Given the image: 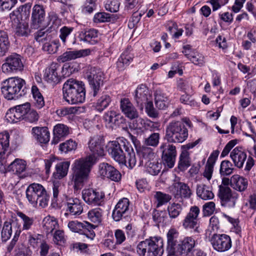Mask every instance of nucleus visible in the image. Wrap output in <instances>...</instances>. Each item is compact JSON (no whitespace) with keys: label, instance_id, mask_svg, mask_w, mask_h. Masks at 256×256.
Segmentation results:
<instances>
[{"label":"nucleus","instance_id":"54","mask_svg":"<svg viewBox=\"0 0 256 256\" xmlns=\"http://www.w3.org/2000/svg\"><path fill=\"white\" fill-rule=\"evenodd\" d=\"M107 148H108V144H106L104 136H100L97 140V156H105Z\"/></svg>","mask_w":256,"mask_h":256},{"label":"nucleus","instance_id":"20","mask_svg":"<svg viewBox=\"0 0 256 256\" xmlns=\"http://www.w3.org/2000/svg\"><path fill=\"white\" fill-rule=\"evenodd\" d=\"M150 97L148 89L144 84L138 86L134 91V100L137 104L140 106L148 102Z\"/></svg>","mask_w":256,"mask_h":256},{"label":"nucleus","instance_id":"59","mask_svg":"<svg viewBox=\"0 0 256 256\" xmlns=\"http://www.w3.org/2000/svg\"><path fill=\"white\" fill-rule=\"evenodd\" d=\"M110 98L108 95H104L100 98L97 101V111L101 112L109 105Z\"/></svg>","mask_w":256,"mask_h":256},{"label":"nucleus","instance_id":"30","mask_svg":"<svg viewBox=\"0 0 256 256\" xmlns=\"http://www.w3.org/2000/svg\"><path fill=\"white\" fill-rule=\"evenodd\" d=\"M181 242L180 256H187L196 245L195 240L191 236L184 238Z\"/></svg>","mask_w":256,"mask_h":256},{"label":"nucleus","instance_id":"6","mask_svg":"<svg viewBox=\"0 0 256 256\" xmlns=\"http://www.w3.org/2000/svg\"><path fill=\"white\" fill-rule=\"evenodd\" d=\"M162 238L153 237L140 242L136 246L140 256H162L164 250Z\"/></svg>","mask_w":256,"mask_h":256},{"label":"nucleus","instance_id":"36","mask_svg":"<svg viewBox=\"0 0 256 256\" xmlns=\"http://www.w3.org/2000/svg\"><path fill=\"white\" fill-rule=\"evenodd\" d=\"M26 164L24 160L20 159H16L11 162L8 167V171H12L17 174H20L26 170Z\"/></svg>","mask_w":256,"mask_h":256},{"label":"nucleus","instance_id":"33","mask_svg":"<svg viewBox=\"0 0 256 256\" xmlns=\"http://www.w3.org/2000/svg\"><path fill=\"white\" fill-rule=\"evenodd\" d=\"M10 145V135L8 132L0 133V160L5 156H8L6 152Z\"/></svg>","mask_w":256,"mask_h":256},{"label":"nucleus","instance_id":"8","mask_svg":"<svg viewBox=\"0 0 256 256\" xmlns=\"http://www.w3.org/2000/svg\"><path fill=\"white\" fill-rule=\"evenodd\" d=\"M24 68L22 56L16 53H12L5 58L2 66V70L4 74L10 75L22 72Z\"/></svg>","mask_w":256,"mask_h":256},{"label":"nucleus","instance_id":"63","mask_svg":"<svg viewBox=\"0 0 256 256\" xmlns=\"http://www.w3.org/2000/svg\"><path fill=\"white\" fill-rule=\"evenodd\" d=\"M146 112L147 114L152 118H156L158 116L157 110L154 108L153 103L150 100L146 103Z\"/></svg>","mask_w":256,"mask_h":256},{"label":"nucleus","instance_id":"26","mask_svg":"<svg viewBox=\"0 0 256 256\" xmlns=\"http://www.w3.org/2000/svg\"><path fill=\"white\" fill-rule=\"evenodd\" d=\"M232 188L236 190L242 192L246 190L248 186L247 178L238 174H234L232 176Z\"/></svg>","mask_w":256,"mask_h":256},{"label":"nucleus","instance_id":"51","mask_svg":"<svg viewBox=\"0 0 256 256\" xmlns=\"http://www.w3.org/2000/svg\"><path fill=\"white\" fill-rule=\"evenodd\" d=\"M181 242H172V245L168 243L166 250L168 256H180Z\"/></svg>","mask_w":256,"mask_h":256},{"label":"nucleus","instance_id":"62","mask_svg":"<svg viewBox=\"0 0 256 256\" xmlns=\"http://www.w3.org/2000/svg\"><path fill=\"white\" fill-rule=\"evenodd\" d=\"M42 238L40 234H30L28 236V243L33 248H37L43 242Z\"/></svg>","mask_w":256,"mask_h":256},{"label":"nucleus","instance_id":"12","mask_svg":"<svg viewBox=\"0 0 256 256\" xmlns=\"http://www.w3.org/2000/svg\"><path fill=\"white\" fill-rule=\"evenodd\" d=\"M210 242L214 249L218 252L228 251L232 246L230 237L226 234H214Z\"/></svg>","mask_w":256,"mask_h":256},{"label":"nucleus","instance_id":"23","mask_svg":"<svg viewBox=\"0 0 256 256\" xmlns=\"http://www.w3.org/2000/svg\"><path fill=\"white\" fill-rule=\"evenodd\" d=\"M72 27L62 26L60 30L59 37L64 45L74 46L76 44V39L75 36L70 37V34L73 31Z\"/></svg>","mask_w":256,"mask_h":256},{"label":"nucleus","instance_id":"56","mask_svg":"<svg viewBox=\"0 0 256 256\" xmlns=\"http://www.w3.org/2000/svg\"><path fill=\"white\" fill-rule=\"evenodd\" d=\"M160 138L159 133L153 132L148 138H144V142L146 146L156 147L159 143Z\"/></svg>","mask_w":256,"mask_h":256},{"label":"nucleus","instance_id":"16","mask_svg":"<svg viewBox=\"0 0 256 256\" xmlns=\"http://www.w3.org/2000/svg\"><path fill=\"white\" fill-rule=\"evenodd\" d=\"M46 17V12L42 5L35 4L32 9V26L34 28H39L43 24Z\"/></svg>","mask_w":256,"mask_h":256},{"label":"nucleus","instance_id":"3","mask_svg":"<svg viewBox=\"0 0 256 256\" xmlns=\"http://www.w3.org/2000/svg\"><path fill=\"white\" fill-rule=\"evenodd\" d=\"M26 81L18 76L9 78L1 82L0 88L4 98L8 100L18 99L24 94Z\"/></svg>","mask_w":256,"mask_h":256},{"label":"nucleus","instance_id":"61","mask_svg":"<svg viewBox=\"0 0 256 256\" xmlns=\"http://www.w3.org/2000/svg\"><path fill=\"white\" fill-rule=\"evenodd\" d=\"M120 4L117 0H107L105 4L106 9L112 12H116L119 10Z\"/></svg>","mask_w":256,"mask_h":256},{"label":"nucleus","instance_id":"35","mask_svg":"<svg viewBox=\"0 0 256 256\" xmlns=\"http://www.w3.org/2000/svg\"><path fill=\"white\" fill-rule=\"evenodd\" d=\"M152 219L158 227L164 226L168 222L166 213L163 211H154L152 213Z\"/></svg>","mask_w":256,"mask_h":256},{"label":"nucleus","instance_id":"47","mask_svg":"<svg viewBox=\"0 0 256 256\" xmlns=\"http://www.w3.org/2000/svg\"><path fill=\"white\" fill-rule=\"evenodd\" d=\"M6 118L10 123H16L20 120L24 119L22 118V115L18 112L14 107L10 108L8 110L6 114Z\"/></svg>","mask_w":256,"mask_h":256},{"label":"nucleus","instance_id":"9","mask_svg":"<svg viewBox=\"0 0 256 256\" xmlns=\"http://www.w3.org/2000/svg\"><path fill=\"white\" fill-rule=\"evenodd\" d=\"M218 196L220 200L222 206L232 208H234L239 198V194L232 191L228 186L220 185Z\"/></svg>","mask_w":256,"mask_h":256},{"label":"nucleus","instance_id":"57","mask_svg":"<svg viewBox=\"0 0 256 256\" xmlns=\"http://www.w3.org/2000/svg\"><path fill=\"white\" fill-rule=\"evenodd\" d=\"M77 146V144L75 141L69 140L62 143L60 145V150L65 153L73 150H75Z\"/></svg>","mask_w":256,"mask_h":256},{"label":"nucleus","instance_id":"21","mask_svg":"<svg viewBox=\"0 0 256 256\" xmlns=\"http://www.w3.org/2000/svg\"><path fill=\"white\" fill-rule=\"evenodd\" d=\"M58 68V64L52 63L46 69L44 78L48 83L53 86L60 81V77L57 72Z\"/></svg>","mask_w":256,"mask_h":256},{"label":"nucleus","instance_id":"14","mask_svg":"<svg viewBox=\"0 0 256 256\" xmlns=\"http://www.w3.org/2000/svg\"><path fill=\"white\" fill-rule=\"evenodd\" d=\"M129 214V200L124 198L120 199L115 206L112 216L114 220L118 222L122 218L128 217Z\"/></svg>","mask_w":256,"mask_h":256},{"label":"nucleus","instance_id":"25","mask_svg":"<svg viewBox=\"0 0 256 256\" xmlns=\"http://www.w3.org/2000/svg\"><path fill=\"white\" fill-rule=\"evenodd\" d=\"M82 204L78 199H70L67 202V212L66 213V214L79 216L82 212Z\"/></svg>","mask_w":256,"mask_h":256},{"label":"nucleus","instance_id":"34","mask_svg":"<svg viewBox=\"0 0 256 256\" xmlns=\"http://www.w3.org/2000/svg\"><path fill=\"white\" fill-rule=\"evenodd\" d=\"M235 166L228 160H223L220 166V174L221 176H228L234 173Z\"/></svg>","mask_w":256,"mask_h":256},{"label":"nucleus","instance_id":"32","mask_svg":"<svg viewBox=\"0 0 256 256\" xmlns=\"http://www.w3.org/2000/svg\"><path fill=\"white\" fill-rule=\"evenodd\" d=\"M196 192L197 196L204 200H210L214 197L210 188L204 184L197 185Z\"/></svg>","mask_w":256,"mask_h":256},{"label":"nucleus","instance_id":"19","mask_svg":"<svg viewBox=\"0 0 256 256\" xmlns=\"http://www.w3.org/2000/svg\"><path fill=\"white\" fill-rule=\"evenodd\" d=\"M230 157L235 166L240 168L247 158L246 152L241 146H236L230 153Z\"/></svg>","mask_w":256,"mask_h":256},{"label":"nucleus","instance_id":"64","mask_svg":"<svg viewBox=\"0 0 256 256\" xmlns=\"http://www.w3.org/2000/svg\"><path fill=\"white\" fill-rule=\"evenodd\" d=\"M14 256H31L32 251L22 244L18 246Z\"/></svg>","mask_w":256,"mask_h":256},{"label":"nucleus","instance_id":"38","mask_svg":"<svg viewBox=\"0 0 256 256\" xmlns=\"http://www.w3.org/2000/svg\"><path fill=\"white\" fill-rule=\"evenodd\" d=\"M96 226L88 222L84 221L83 222V228L81 234L84 235L88 240L92 241L95 238L96 234L94 230Z\"/></svg>","mask_w":256,"mask_h":256},{"label":"nucleus","instance_id":"39","mask_svg":"<svg viewBox=\"0 0 256 256\" xmlns=\"http://www.w3.org/2000/svg\"><path fill=\"white\" fill-rule=\"evenodd\" d=\"M34 104L38 108H41L44 106V98L37 86L33 85L31 89Z\"/></svg>","mask_w":256,"mask_h":256},{"label":"nucleus","instance_id":"53","mask_svg":"<svg viewBox=\"0 0 256 256\" xmlns=\"http://www.w3.org/2000/svg\"><path fill=\"white\" fill-rule=\"evenodd\" d=\"M194 64L202 66L205 64V58L204 55L200 52H194L188 58Z\"/></svg>","mask_w":256,"mask_h":256},{"label":"nucleus","instance_id":"60","mask_svg":"<svg viewBox=\"0 0 256 256\" xmlns=\"http://www.w3.org/2000/svg\"><path fill=\"white\" fill-rule=\"evenodd\" d=\"M12 232L11 224L9 222H5L1 232L2 240L6 242L8 240L12 235Z\"/></svg>","mask_w":256,"mask_h":256},{"label":"nucleus","instance_id":"52","mask_svg":"<svg viewBox=\"0 0 256 256\" xmlns=\"http://www.w3.org/2000/svg\"><path fill=\"white\" fill-rule=\"evenodd\" d=\"M15 29V33L18 36H27L30 32L28 24L26 22H21L14 28Z\"/></svg>","mask_w":256,"mask_h":256},{"label":"nucleus","instance_id":"22","mask_svg":"<svg viewBox=\"0 0 256 256\" xmlns=\"http://www.w3.org/2000/svg\"><path fill=\"white\" fill-rule=\"evenodd\" d=\"M32 132L33 137L40 143L46 144L50 141V134L47 127H34Z\"/></svg>","mask_w":256,"mask_h":256},{"label":"nucleus","instance_id":"45","mask_svg":"<svg viewBox=\"0 0 256 256\" xmlns=\"http://www.w3.org/2000/svg\"><path fill=\"white\" fill-rule=\"evenodd\" d=\"M190 165V161L188 152L186 150L182 151L180 156L178 168L182 171H184Z\"/></svg>","mask_w":256,"mask_h":256},{"label":"nucleus","instance_id":"31","mask_svg":"<svg viewBox=\"0 0 256 256\" xmlns=\"http://www.w3.org/2000/svg\"><path fill=\"white\" fill-rule=\"evenodd\" d=\"M70 165L69 162H62L58 163L56 166V172L53 174L55 179L60 180L65 177L68 172Z\"/></svg>","mask_w":256,"mask_h":256},{"label":"nucleus","instance_id":"37","mask_svg":"<svg viewBox=\"0 0 256 256\" xmlns=\"http://www.w3.org/2000/svg\"><path fill=\"white\" fill-rule=\"evenodd\" d=\"M96 68L95 67L88 66L86 69L85 77L87 79L89 84L93 90L94 96L96 95Z\"/></svg>","mask_w":256,"mask_h":256},{"label":"nucleus","instance_id":"2","mask_svg":"<svg viewBox=\"0 0 256 256\" xmlns=\"http://www.w3.org/2000/svg\"><path fill=\"white\" fill-rule=\"evenodd\" d=\"M62 90L64 98L69 104H82L85 100V87L82 81L69 78L64 83Z\"/></svg>","mask_w":256,"mask_h":256},{"label":"nucleus","instance_id":"5","mask_svg":"<svg viewBox=\"0 0 256 256\" xmlns=\"http://www.w3.org/2000/svg\"><path fill=\"white\" fill-rule=\"evenodd\" d=\"M26 198L33 207L36 208L38 204L42 208L48 206L50 198L45 188L38 183H32L28 186Z\"/></svg>","mask_w":256,"mask_h":256},{"label":"nucleus","instance_id":"10","mask_svg":"<svg viewBox=\"0 0 256 256\" xmlns=\"http://www.w3.org/2000/svg\"><path fill=\"white\" fill-rule=\"evenodd\" d=\"M97 174L102 179L108 178L116 182H119L122 178L119 171L107 162L99 164Z\"/></svg>","mask_w":256,"mask_h":256},{"label":"nucleus","instance_id":"49","mask_svg":"<svg viewBox=\"0 0 256 256\" xmlns=\"http://www.w3.org/2000/svg\"><path fill=\"white\" fill-rule=\"evenodd\" d=\"M156 201V206L159 208L166 204L172 198L170 195L161 192H156L154 196Z\"/></svg>","mask_w":256,"mask_h":256},{"label":"nucleus","instance_id":"46","mask_svg":"<svg viewBox=\"0 0 256 256\" xmlns=\"http://www.w3.org/2000/svg\"><path fill=\"white\" fill-rule=\"evenodd\" d=\"M82 198L88 204L95 205L96 204V192L92 188L84 189L82 190Z\"/></svg>","mask_w":256,"mask_h":256},{"label":"nucleus","instance_id":"43","mask_svg":"<svg viewBox=\"0 0 256 256\" xmlns=\"http://www.w3.org/2000/svg\"><path fill=\"white\" fill-rule=\"evenodd\" d=\"M216 158V157H214L212 154H211L206 164L204 176L208 180H210L212 178Z\"/></svg>","mask_w":256,"mask_h":256},{"label":"nucleus","instance_id":"7","mask_svg":"<svg viewBox=\"0 0 256 256\" xmlns=\"http://www.w3.org/2000/svg\"><path fill=\"white\" fill-rule=\"evenodd\" d=\"M188 136V130L182 122H170L166 130V139L168 142L182 143Z\"/></svg>","mask_w":256,"mask_h":256},{"label":"nucleus","instance_id":"50","mask_svg":"<svg viewBox=\"0 0 256 256\" xmlns=\"http://www.w3.org/2000/svg\"><path fill=\"white\" fill-rule=\"evenodd\" d=\"M31 7L32 4L28 2L20 6L15 11L18 12V14L23 20H26L30 16Z\"/></svg>","mask_w":256,"mask_h":256},{"label":"nucleus","instance_id":"28","mask_svg":"<svg viewBox=\"0 0 256 256\" xmlns=\"http://www.w3.org/2000/svg\"><path fill=\"white\" fill-rule=\"evenodd\" d=\"M154 102L156 107L160 110H164L167 106L168 102V99L161 90L156 89L154 93Z\"/></svg>","mask_w":256,"mask_h":256},{"label":"nucleus","instance_id":"58","mask_svg":"<svg viewBox=\"0 0 256 256\" xmlns=\"http://www.w3.org/2000/svg\"><path fill=\"white\" fill-rule=\"evenodd\" d=\"M59 46V42L57 41L46 42L43 45L42 50L48 54H54L57 52Z\"/></svg>","mask_w":256,"mask_h":256},{"label":"nucleus","instance_id":"29","mask_svg":"<svg viewBox=\"0 0 256 256\" xmlns=\"http://www.w3.org/2000/svg\"><path fill=\"white\" fill-rule=\"evenodd\" d=\"M174 186L176 191V195L181 198H188L192 194V192L190 188L185 183L182 182H176Z\"/></svg>","mask_w":256,"mask_h":256},{"label":"nucleus","instance_id":"40","mask_svg":"<svg viewBox=\"0 0 256 256\" xmlns=\"http://www.w3.org/2000/svg\"><path fill=\"white\" fill-rule=\"evenodd\" d=\"M10 42L7 33L0 30V56H3L8 52Z\"/></svg>","mask_w":256,"mask_h":256},{"label":"nucleus","instance_id":"55","mask_svg":"<svg viewBox=\"0 0 256 256\" xmlns=\"http://www.w3.org/2000/svg\"><path fill=\"white\" fill-rule=\"evenodd\" d=\"M17 216L22 220V230H30L34 223V220L32 218L28 217L22 212H17Z\"/></svg>","mask_w":256,"mask_h":256},{"label":"nucleus","instance_id":"24","mask_svg":"<svg viewBox=\"0 0 256 256\" xmlns=\"http://www.w3.org/2000/svg\"><path fill=\"white\" fill-rule=\"evenodd\" d=\"M53 132L54 138L52 144H56L68 134L69 128L64 124H58L54 126Z\"/></svg>","mask_w":256,"mask_h":256},{"label":"nucleus","instance_id":"13","mask_svg":"<svg viewBox=\"0 0 256 256\" xmlns=\"http://www.w3.org/2000/svg\"><path fill=\"white\" fill-rule=\"evenodd\" d=\"M102 120L106 126L112 129L116 128L126 122V119L124 116L114 110H110L105 112Z\"/></svg>","mask_w":256,"mask_h":256},{"label":"nucleus","instance_id":"27","mask_svg":"<svg viewBox=\"0 0 256 256\" xmlns=\"http://www.w3.org/2000/svg\"><path fill=\"white\" fill-rule=\"evenodd\" d=\"M138 154L141 159L140 165L142 164L144 160L145 163L146 162L153 160L155 157L154 152L152 148L146 146H142L137 150Z\"/></svg>","mask_w":256,"mask_h":256},{"label":"nucleus","instance_id":"41","mask_svg":"<svg viewBox=\"0 0 256 256\" xmlns=\"http://www.w3.org/2000/svg\"><path fill=\"white\" fill-rule=\"evenodd\" d=\"M42 223L43 227L47 234L52 233L58 227V224L56 219L50 216L44 218Z\"/></svg>","mask_w":256,"mask_h":256},{"label":"nucleus","instance_id":"17","mask_svg":"<svg viewBox=\"0 0 256 256\" xmlns=\"http://www.w3.org/2000/svg\"><path fill=\"white\" fill-rule=\"evenodd\" d=\"M91 50L89 48L78 50L66 51L60 56L57 60L59 62H65L78 58L86 56L90 54Z\"/></svg>","mask_w":256,"mask_h":256},{"label":"nucleus","instance_id":"1","mask_svg":"<svg viewBox=\"0 0 256 256\" xmlns=\"http://www.w3.org/2000/svg\"><path fill=\"white\" fill-rule=\"evenodd\" d=\"M88 156L86 158L76 160L72 164L71 182L74 191L81 190L96 161V139L91 137L88 142Z\"/></svg>","mask_w":256,"mask_h":256},{"label":"nucleus","instance_id":"18","mask_svg":"<svg viewBox=\"0 0 256 256\" xmlns=\"http://www.w3.org/2000/svg\"><path fill=\"white\" fill-rule=\"evenodd\" d=\"M120 108L125 116L130 120L138 116V111L128 98H124L120 100Z\"/></svg>","mask_w":256,"mask_h":256},{"label":"nucleus","instance_id":"4","mask_svg":"<svg viewBox=\"0 0 256 256\" xmlns=\"http://www.w3.org/2000/svg\"><path fill=\"white\" fill-rule=\"evenodd\" d=\"M124 150L127 153L132 150L130 143L124 138H119L116 140L110 142L107 151L111 157L120 164H126V156Z\"/></svg>","mask_w":256,"mask_h":256},{"label":"nucleus","instance_id":"11","mask_svg":"<svg viewBox=\"0 0 256 256\" xmlns=\"http://www.w3.org/2000/svg\"><path fill=\"white\" fill-rule=\"evenodd\" d=\"M159 150L162 153V158L164 164L170 168H172L176 156V146L169 143H162Z\"/></svg>","mask_w":256,"mask_h":256},{"label":"nucleus","instance_id":"48","mask_svg":"<svg viewBox=\"0 0 256 256\" xmlns=\"http://www.w3.org/2000/svg\"><path fill=\"white\" fill-rule=\"evenodd\" d=\"M182 210V204L178 203L170 204L167 208L169 216L171 218H176Z\"/></svg>","mask_w":256,"mask_h":256},{"label":"nucleus","instance_id":"15","mask_svg":"<svg viewBox=\"0 0 256 256\" xmlns=\"http://www.w3.org/2000/svg\"><path fill=\"white\" fill-rule=\"evenodd\" d=\"M200 212V210L198 206H192L183 220V226L185 228H194V231L198 232V216Z\"/></svg>","mask_w":256,"mask_h":256},{"label":"nucleus","instance_id":"42","mask_svg":"<svg viewBox=\"0 0 256 256\" xmlns=\"http://www.w3.org/2000/svg\"><path fill=\"white\" fill-rule=\"evenodd\" d=\"M80 41H84L91 44H96V30H90L84 32H81L78 36Z\"/></svg>","mask_w":256,"mask_h":256},{"label":"nucleus","instance_id":"44","mask_svg":"<svg viewBox=\"0 0 256 256\" xmlns=\"http://www.w3.org/2000/svg\"><path fill=\"white\" fill-rule=\"evenodd\" d=\"M146 166V171L152 175H157L162 168V164L156 160L146 162L145 164Z\"/></svg>","mask_w":256,"mask_h":256}]
</instances>
